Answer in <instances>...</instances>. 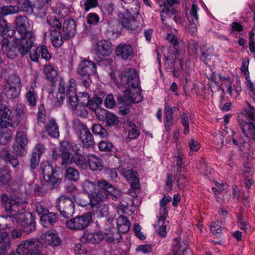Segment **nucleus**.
Returning a JSON list of instances; mask_svg holds the SVG:
<instances>
[{"label":"nucleus","mask_w":255,"mask_h":255,"mask_svg":"<svg viewBox=\"0 0 255 255\" xmlns=\"http://www.w3.org/2000/svg\"><path fill=\"white\" fill-rule=\"evenodd\" d=\"M4 203L5 211L9 215L6 220L11 221L13 224H19L23 228L24 231L28 234L35 230V222L32 215L26 212L23 209L25 199L18 197L8 198Z\"/></svg>","instance_id":"obj_1"},{"label":"nucleus","mask_w":255,"mask_h":255,"mask_svg":"<svg viewBox=\"0 0 255 255\" xmlns=\"http://www.w3.org/2000/svg\"><path fill=\"white\" fill-rule=\"evenodd\" d=\"M0 45L3 53L8 58L14 59L20 54L21 56L26 55L33 44L29 43L24 39L21 40L15 35L12 43L9 42L7 39L2 38Z\"/></svg>","instance_id":"obj_2"},{"label":"nucleus","mask_w":255,"mask_h":255,"mask_svg":"<svg viewBox=\"0 0 255 255\" xmlns=\"http://www.w3.org/2000/svg\"><path fill=\"white\" fill-rule=\"evenodd\" d=\"M128 184L130 186L128 194L133 198L131 199H128V212L132 214L137 209L136 204L139 201L137 197L141 189L139 177L136 171L128 170Z\"/></svg>","instance_id":"obj_3"},{"label":"nucleus","mask_w":255,"mask_h":255,"mask_svg":"<svg viewBox=\"0 0 255 255\" xmlns=\"http://www.w3.org/2000/svg\"><path fill=\"white\" fill-rule=\"evenodd\" d=\"M40 169L43 174L42 185L50 189L57 188L59 186L61 179L57 177L58 174L56 170L48 162H42Z\"/></svg>","instance_id":"obj_4"},{"label":"nucleus","mask_w":255,"mask_h":255,"mask_svg":"<svg viewBox=\"0 0 255 255\" xmlns=\"http://www.w3.org/2000/svg\"><path fill=\"white\" fill-rule=\"evenodd\" d=\"M129 83H131V86L128 89V106L132 103H139L142 100L139 75L134 69H128V84Z\"/></svg>","instance_id":"obj_5"},{"label":"nucleus","mask_w":255,"mask_h":255,"mask_svg":"<svg viewBox=\"0 0 255 255\" xmlns=\"http://www.w3.org/2000/svg\"><path fill=\"white\" fill-rule=\"evenodd\" d=\"M73 128L84 147L92 148L95 144L94 136L87 126L78 119L73 122Z\"/></svg>","instance_id":"obj_6"},{"label":"nucleus","mask_w":255,"mask_h":255,"mask_svg":"<svg viewBox=\"0 0 255 255\" xmlns=\"http://www.w3.org/2000/svg\"><path fill=\"white\" fill-rule=\"evenodd\" d=\"M95 63L89 60H83L78 65L77 72L81 81L82 84L88 88L92 82L90 76L97 72Z\"/></svg>","instance_id":"obj_7"},{"label":"nucleus","mask_w":255,"mask_h":255,"mask_svg":"<svg viewBox=\"0 0 255 255\" xmlns=\"http://www.w3.org/2000/svg\"><path fill=\"white\" fill-rule=\"evenodd\" d=\"M16 30L20 35L18 37L21 40L24 39L29 43L33 44L35 39L33 33L29 31L30 27L28 19L26 16L19 15L15 19Z\"/></svg>","instance_id":"obj_8"},{"label":"nucleus","mask_w":255,"mask_h":255,"mask_svg":"<svg viewBox=\"0 0 255 255\" xmlns=\"http://www.w3.org/2000/svg\"><path fill=\"white\" fill-rule=\"evenodd\" d=\"M42 247L39 239L33 238L21 242L17 249L21 255H42Z\"/></svg>","instance_id":"obj_9"},{"label":"nucleus","mask_w":255,"mask_h":255,"mask_svg":"<svg viewBox=\"0 0 255 255\" xmlns=\"http://www.w3.org/2000/svg\"><path fill=\"white\" fill-rule=\"evenodd\" d=\"M92 221V215L88 212L67 220L66 225L71 230H83L87 228Z\"/></svg>","instance_id":"obj_10"},{"label":"nucleus","mask_w":255,"mask_h":255,"mask_svg":"<svg viewBox=\"0 0 255 255\" xmlns=\"http://www.w3.org/2000/svg\"><path fill=\"white\" fill-rule=\"evenodd\" d=\"M96 187L97 185L95 182L89 180H85L82 184V189L83 191L88 194L90 207L93 208L98 204L99 200H102L104 198L100 191H95ZM101 192L102 191H101Z\"/></svg>","instance_id":"obj_11"},{"label":"nucleus","mask_w":255,"mask_h":255,"mask_svg":"<svg viewBox=\"0 0 255 255\" xmlns=\"http://www.w3.org/2000/svg\"><path fill=\"white\" fill-rule=\"evenodd\" d=\"M75 206L73 200L65 195H61L57 199V209L64 218H69L73 216Z\"/></svg>","instance_id":"obj_12"},{"label":"nucleus","mask_w":255,"mask_h":255,"mask_svg":"<svg viewBox=\"0 0 255 255\" xmlns=\"http://www.w3.org/2000/svg\"><path fill=\"white\" fill-rule=\"evenodd\" d=\"M26 115V107L21 104H17L15 108L14 115L10 117L11 114L8 117L3 118L7 119L6 121L7 125L13 128H16L22 118H25Z\"/></svg>","instance_id":"obj_13"},{"label":"nucleus","mask_w":255,"mask_h":255,"mask_svg":"<svg viewBox=\"0 0 255 255\" xmlns=\"http://www.w3.org/2000/svg\"><path fill=\"white\" fill-rule=\"evenodd\" d=\"M76 80L73 78H70L67 91V99L68 104L72 110L80 104L78 103V98L76 94Z\"/></svg>","instance_id":"obj_14"},{"label":"nucleus","mask_w":255,"mask_h":255,"mask_svg":"<svg viewBox=\"0 0 255 255\" xmlns=\"http://www.w3.org/2000/svg\"><path fill=\"white\" fill-rule=\"evenodd\" d=\"M16 143L13 146V149L16 154L23 155L24 154L25 146L28 143L26 135L22 131H18L16 135Z\"/></svg>","instance_id":"obj_15"},{"label":"nucleus","mask_w":255,"mask_h":255,"mask_svg":"<svg viewBox=\"0 0 255 255\" xmlns=\"http://www.w3.org/2000/svg\"><path fill=\"white\" fill-rule=\"evenodd\" d=\"M95 50L98 55L108 56L113 52V47L110 41L101 40L96 43Z\"/></svg>","instance_id":"obj_16"},{"label":"nucleus","mask_w":255,"mask_h":255,"mask_svg":"<svg viewBox=\"0 0 255 255\" xmlns=\"http://www.w3.org/2000/svg\"><path fill=\"white\" fill-rule=\"evenodd\" d=\"M61 32L64 34V38L69 39L74 36L76 32V22L73 19L68 18L64 20L62 30Z\"/></svg>","instance_id":"obj_17"},{"label":"nucleus","mask_w":255,"mask_h":255,"mask_svg":"<svg viewBox=\"0 0 255 255\" xmlns=\"http://www.w3.org/2000/svg\"><path fill=\"white\" fill-rule=\"evenodd\" d=\"M239 125L244 135L255 140V124L252 122L239 120Z\"/></svg>","instance_id":"obj_18"},{"label":"nucleus","mask_w":255,"mask_h":255,"mask_svg":"<svg viewBox=\"0 0 255 255\" xmlns=\"http://www.w3.org/2000/svg\"><path fill=\"white\" fill-rule=\"evenodd\" d=\"M143 22L141 15H137L135 17H128V31L132 33H139L141 30Z\"/></svg>","instance_id":"obj_19"},{"label":"nucleus","mask_w":255,"mask_h":255,"mask_svg":"<svg viewBox=\"0 0 255 255\" xmlns=\"http://www.w3.org/2000/svg\"><path fill=\"white\" fill-rule=\"evenodd\" d=\"M199 10V8L198 5L192 4L189 15H187L188 19L190 22V28L192 30V32H195L197 31L196 22H198V11Z\"/></svg>","instance_id":"obj_20"},{"label":"nucleus","mask_w":255,"mask_h":255,"mask_svg":"<svg viewBox=\"0 0 255 255\" xmlns=\"http://www.w3.org/2000/svg\"><path fill=\"white\" fill-rule=\"evenodd\" d=\"M68 83L66 84L63 79H61L58 88V92L56 95L55 105L57 106L61 105L62 102L67 97V91L68 89Z\"/></svg>","instance_id":"obj_21"},{"label":"nucleus","mask_w":255,"mask_h":255,"mask_svg":"<svg viewBox=\"0 0 255 255\" xmlns=\"http://www.w3.org/2000/svg\"><path fill=\"white\" fill-rule=\"evenodd\" d=\"M119 6V19L122 26L126 28L128 27V6L127 0H121Z\"/></svg>","instance_id":"obj_22"},{"label":"nucleus","mask_w":255,"mask_h":255,"mask_svg":"<svg viewBox=\"0 0 255 255\" xmlns=\"http://www.w3.org/2000/svg\"><path fill=\"white\" fill-rule=\"evenodd\" d=\"M179 109L177 107H170L165 106L164 110V122L165 127L166 128H169L173 125V115L174 113H178Z\"/></svg>","instance_id":"obj_23"},{"label":"nucleus","mask_w":255,"mask_h":255,"mask_svg":"<svg viewBox=\"0 0 255 255\" xmlns=\"http://www.w3.org/2000/svg\"><path fill=\"white\" fill-rule=\"evenodd\" d=\"M50 39L53 45L55 47H60L65 40L68 38H64V34L58 30L50 29Z\"/></svg>","instance_id":"obj_24"},{"label":"nucleus","mask_w":255,"mask_h":255,"mask_svg":"<svg viewBox=\"0 0 255 255\" xmlns=\"http://www.w3.org/2000/svg\"><path fill=\"white\" fill-rule=\"evenodd\" d=\"M44 243L47 245L52 247L59 246L61 244V240L57 233L51 231L47 232L45 235Z\"/></svg>","instance_id":"obj_25"},{"label":"nucleus","mask_w":255,"mask_h":255,"mask_svg":"<svg viewBox=\"0 0 255 255\" xmlns=\"http://www.w3.org/2000/svg\"><path fill=\"white\" fill-rule=\"evenodd\" d=\"M57 220V214L52 212L44 214L40 217L41 224L46 228L53 226Z\"/></svg>","instance_id":"obj_26"},{"label":"nucleus","mask_w":255,"mask_h":255,"mask_svg":"<svg viewBox=\"0 0 255 255\" xmlns=\"http://www.w3.org/2000/svg\"><path fill=\"white\" fill-rule=\"evenodd\" d=\"M88 162L90 168L93 171H101L104 168L102 160L95 155L89 154Z\"/></svg>","instance_id":"obj_27"},{"label":"nucleus","mask_w":255,"mask_h":255,"mask_svg":"<svg viewBox=\"0 0 255 255\" xmlns=\"http://www.w3.org/2000/svg\"><path fill=\"white\" fill-rule=\"evenodd\" d=\"M45 129L50 136L55 138L59 136L58 127L55 120H49L45 125Z\"/></svg>","instance_id":"obj_28"},{"label":"nucleus","mask_w":255,"mask_h":255,"mask_svg":"<svg viewBox=\"0 0 255 255\" xmlns=\"http://www.w3.org/2000/svg\"><path fill=\"white\" fill-rule=\"evenodd\" d=\"M174 241L172 250L173 255H184L185 253L189 250L187 245L180 243V239L178 238H175Z\"/></svg>","instance_id":"obj_29"},{"label":"nucleus","mask_w":255,"mask_h":255,"mask_svg":"<svg viewBox=\"0 0 255 255\" xmlns=\"http://www.w3.org/2000/svg\"><path fill=\"white\" fill-rule=\"evenodd\" d=\"M98 183L99 186L103 190L107 191L111 196V198L113 200H117L116 194L117 191L111 184L104 180H100Z\"/></svg>","instance_id":"obj_30"},{"label":"nucleus","mask_w":255,"mask_h":255,"mask_svg":"<svg viewBox=\"0 0 255 255\" xmlns=\"http://www.w3.org/2000/svg\"><path fill=\"white\" fill-rule=\"evenodd\" d=\"M17 3L19 9L26 12L28 14L33 13V9L34 5L30 1V0H17Z\"/></svg>","instance_id":"obj_31"},{"label":"nucleus","mask_w":255,"mask_h":255,"mask_svg":"<svg viewBox=\"0 0 255 255\" xmlns=\"http://www.w3.org/2000/svg\"><path fill=\"white\" fill-rule=\"evenodd\" d=\"M35 86V83L32 84L25 94L26 101L31 107H35L36 104L37 94L34 90Z\"/></svg>","instance_id":"obj_32"},{"label":"nucleus","mask_w":255,"mask_h":255,"mask_svg":"<svg viewBox=\"0 0 255 255\" xmlns=\"http://www.w3.org/2000/svg\"><path fill=\"white\" fill-rule=\"evenodd\" d=\"M103 233L102 232H98L93 233V244H98L104 239L108 243H113L115 241L113 236Z\"/></svg>","instance_id":"obj_33"},{"label":"nucleus","mask_w":255,"mask_h":255,"mask_svg":"<svg viewBox=\"0 0 255 255\" xmlns=\"http://www.w3.org/2000/svg\"><path fill=\"white\" fill-rule=\"evenodd\" d=\"M43 72L47 79L51 82H54L57 77V70L51 65H45L43 68Z\"/></svg>","instance_id":"obj_34"},{"label":"nucleus","mask_w":255,"mask_h":255,"mask_svg":"<svg viewBox=\"0 0 255 255\" xmlns=\"http://www.w3.org/2000/svg\"><path fill=\"white\" fill-rule=\"evenodd\" d=\"M119 114L126 116L128 114V99L126 97L119 96L117 98Z\"/></svg>","instance_id":"obj_35"},{"label":"nucleus","mask_w":255,"mask_h":255,"mask_svg":"<svg viewBox=\"0 0 255 255\" xmlns=\"http://www.w3.org/2000/svg\"><path fill=\"white\" fill-rule=\"evenodd\" d=\"M19 12V8L17 5H6L0 7V17L5 16L7 15L17 13Z\"/></svg>","instance_id":"obj_36"},{"label":"nucleus","mask_w":255,"mask_h":255,"mask_svg":"<svg viewBox=\"0 0 255 255\" xmlns=\"http://www.w3.org/2000/svg\"><path fill=\"white\" fill-rule=\"evenodd\" d=\"M86 158L81 154H77L72 156L71 158V163H74L80 168L84 169L87 165Z\"/></svg>","instance_id":"obj_37"},{"label":"nucleus","mask_w":255,"mask_h":255,"mask_svg":"<svg viewBox=\"0 0 255 255\" xmlns=\"http://www.w3.org/2000/svg\"><path fill=\"white\" fill-rule=\"evenodd\" d=\"M140 133L139 128L133 123L128 122V140L137 138Z\"/></svg>","instance_id":"obj_38"},{"label":"nucleus","mask_w":255,"mask_h":255,"mask_svg":"<svg viewBox=\"0 0 255 255\" xmlns=\"http://www.w3.org/2000/svg\"><path fill=\"white\" fill-rule=\"evenodd\" d=\"M128 17H135L137 15H140L139 13L140 5L137 0H133L132 2L129 3Z\"/></svg>","instance_id":"obj_39"},{"label":"nucleus","mask_w":255,"mask_h":255,"mask_svg":"<svg viewBox=\"0 0 255 255\" xmlns=\"http://www.w3.org/2000/svg\"><path fill=\"white\" fill-rule=\"evenodd\" d=\"M20 90L17 88L5 85L3 92L7 98L11 99L16 98L20 94Z\"/></svg>","instance_id":"obj_40"},{"label":"nucleus","mask_w":255,"mask_h":255,"mask_svg":"<svg viewBox=\"0 0 255 255\" xmlns=\"http://www.w3.org/2000/svg\"><path fill=\"white\" fill-rule=\"evenodd\" d=\"M10 179L11 176L9 172L4 168H0V187L7 185Z\"/></svg>","instance_id":"obj_41"},{"label":"nucleus","mask_w":255,"mask_h":255,"mask_svg":"<svg viewBox=\"0 0 255 255\" xmlns=\"http://www.w3.org/2000/svg\"><path fill=\"white\" fill-rule=\"evenodd\" d=\"M91 130L94 134L99 135L103 138L107 137L109 135L108 132L106 129L100 124H93L91 128Z\"/></svg>","instance_id":"obj_42"},{"label":"nucleus","mask_w":255,"mask_h":255,"mask_svg":"<svg viewBox=\"0 0 255 255\" xmlns=\"http://www.w3.org/2000/svg\"><path fill=\"white\" fill-rule=\"evenodd\" d=\"M128 223V218L124 215H121L117 219L118 229L119 232L122 233L128 232L127 229V224Z\"/></svg>","instance_id":"obj_43"},{"label":"nucleus","mask_w":255,"mask_h":255,"mask_svg":"<svg viewBox=\"0 0 255 255\" xmlns=\"http://www.w3.org/2000/svg\"><path fill=\"white\" fill-rule=\"evenodd\" d=\"M6 85L21 90V80L20 78L15 74H12L9 77Z\"/></svg>","instance_id":"obj_44"},{"label":"nucleus","mask_w":255,"mask_h":255,"mask_svg":"<svg viewBox=\"0 0 255 255\" xmlns=\"http://www.w3.org/2000/svg\"><path fill=\"white\" fill-rule=\"evenodd\" d=\"M237 225L238 228L242 230L243 233L246 234L248 233V231L250 228V225L247 220L242 216H239L238 217Z\"/></svg>","instance_id":"obj_45"},{"label":"nucleus","mask_w":255,"mask_h":255,"mask_svg":"<svg viewBox=\"0 0 255 255\" xmlns=\"http://www.w3.org/2000/svg\"><path fill=\"white\" fill-rule=\"evenodd\" d=\"M117 56L122 58L123 59H128V45L125 43L120 44L115 50Z\"/></svg>","instance_id":"obj_46"},{"label":"nucleus","mask_w":255,"mask_h":255,"mask_svg":"<svg viewBox=\"0 0 255 255\" xmlns=\"http://www.w3.org/2000/svg\"><path fill=\"white\" fill-rule=\"evenodd\" d=\"M101 200L98 201V204L94 207H91L93 210V212H95L96 213L99 214L101 217H104L107 216L108 213V206L105 204H100V202Z\"/></svg>","instance_id":"obj_47"},{"label":"nucleus","mask_w":255,"mask_h":255,"mask_svg":"<svg viewBox=\"0 0 255 255\" xmlns=\"http://www.w3.org/2000/svg\"><path fill=\"white\" fill-rule=\"evenodd\" d=\"M65 177L70 180L77 181L79 178V173L76 169L70 167L66 170Z\"/></svg>","instance_id":"obj_48"},{"label":"nucleus","mask_w":255,"mask_h":255,"mask_svg":"<svg viewBox=\"0 0 255 255\" xmlns=\"http://www.w3.org/2000/svg\"><path fill=\"white\" fill-rule=\"evenodd\" d=\"M61 148H65L68 151H69V150H71L75 153V154H79V152L80 151V147L74 143H70L67 141H64L61 142Z\"/></svg>","instance_id":"obj_49"},{"label":"nucleus","mask_w":255,"mask_h":255,"mask_svg":"<svg viewBox=\"0 0 255 255\" xmlns=\"http://www.w3.org/2000/svg\"><path fill=\"white\" fill-rule=\"evenodd\" d=\"M169 17L173 16V20L178 24L182 23V18L181 16V10L179 8H172L170 9L169 14H167Z\"/></svg>","instance_id":"obj_50"},{"label":"nucleus","mask_w":255,"mask_h":255,"mask_svg":"<svg viewBox=\"0 0 255 255\" xmlns=\"http://www.w3.org/2000/svg\"><path fill=\"white\" fill-rule=\"evenodd\" d=\"M47 23L50 26L52 29L58 30L61 31L62 24L59 20L55 16H51L47 17Z\"/></svg>","instance_id":"obj_51"},{"label":"nucleus","mask_w":255,"mask_h":255,"mask_svg":"<svg viewBox=\"0 0 255 255\" xmlns=\"http://www.w3.org/2000/svg\"><path fill=\"white\" fill-rule=\"evenodd\" d=\"M62 162L61 165L62 167L65 168L68 164H71L70 157V153L69 151L65 148H61Z\"/></svg>","instance_id":"obj_52"},{"label":"nucleus","mask_w":255,"mask_h":255,"mask_svg":"<svg viewBox=\"0 0 255 255\" xmlns=\"http://www.w3.org/2000/svg\"><path fill=\"white\" fill-rule=\"evenodd\" d=\"M108 127H113L118 125L119 120L118 117L113 113L109 112L107 116L106 120L104 121Z\"/></svg>","instance_id":"obj_53"},{"label":"nucleus","mask_w":255,"mask_h":255,"mask_svg":"<svg viewBox=\"0 0 255 255\" xmlns=\"http://www.w3.org/2000/svg\"><path fill=\"white\" fill-rule=\"evenodd\" d=\"M86 105L83 104L78 105L77 107L73 109L74 111V114L81 118H86L88 115V112L85 107Z\"/></svg>","instance_id":"obj_54"},{"label":"nucleus","mask_w":255,"mask_h":255,"mask_svg":"<svg viewBox=\"0 0 255 255\" xmlns=\"http://www.w3.org/2000/svg\"><path fill=\"white\" fill-rule=\"evenodd\" d=\"M165 220L158 219L156 226V229L158 235L162 237H165L166 235V226L165 225Z\"/></svg>","instance_id":"obj_55"},{"label":"nucleus","mask_w":255,"mask_h":255,"mask_svg":"<svg viewBox=\"0 0 255 255\" xmlns=\"http://www.w3.org/2000/svg\"><path fill=\"white\" fill-rule=\"evenodd\" d=\"M110 112L101 108H98L95 110L97 118L101 122H104L106 120L107 116Z\"/></svg>","instance_id":"obj_56"},{"label":"nucleus","mask_w":255,"mask_h":255,"mask_svg":"<svg viewBox=\"0 0 255 255\" xmlns=\"http://www.w3.org/2000/svg\"><path fill=\"white\" fill-rule=\"evenodd\" d=\"M12 133L10 130L6 129L5 132L1 131L0 134V142L2 144H6L12 137Z\"/></svg>","instance_id":"obj_57"},{"label":"nucleus","mask_w":255,"mask_h":255,"mask_svg":"<svg viewBox=\"0 0 255 255\" xmlns=\"http://www.w3.org/2000/svg\"><path fill=\"white\" fill-rule=\"evenodd\" d=\"M2 98V94L0 93V117L7 118L11 114V112L10 110L6 107L5 105L1 103Z\"/></svg>","instance_id":"obj_58"},{"label":"nucleus","mask_w":255,"mask_h":255,"mask_svg":"<svg viewBox=\"0 0 255 255\" xmlns=\"http://www.w3.org/2000/svg\"><path fill=\"white\" fill-rule=\"evenodd\" d=\"M5 160L8 161L13 167H15L18 163V160L15 156L11 155L8 151H4Z\"/></svg>","instance_id":"obj_59"},{"label":"nucleus","mask_w":255,"mask_h":255,"mask_svg":"<svg viewBox=\"0 0 255 255\" xmlns=\"http://www.w3.org/2000/svg\"><path fill=\"white\" fill-rule=\"evenodd\" d=\"M46 111L44 105L41 104L38 107V112L37 113V121L38 123L43 124L46 121Z\"/></svg>","instance_id":"obj_60"},{"label":"nucleus","mask_w":255,"mask_h":255,"mask_svg":"<svg viewBox=\"0 0 255 255\" xmlns=\"http://www.w3.org/2000/svg\"><path fill=\"white\" fill-rule=\"evenodd\" d=\"M105 107L108 109H113L116 105V101L114 100V96L112 94L108 95L104 101Z\"/></svg>","instance_id":"obj_61"},{"label":"nucleus","mask_w":255,"mask_h":255,"mask_svg":"<svg viewBox=\"0 0 255 255\" xmlns=\"http://www.w3.org/2000/svg\"><path fill=\"white\" fill-rule=\"evenodd\" d=\"M210 230L214 235L221 234L222 232L221 223L218 221L212 222L210 226Z\"/></svg>","instance_id":"obj_62"},{"label":"nucleus","mask_w":255,"mask_h":255,"mask_svg":"<svg viewBox=\"0 0 255 255\" xmlns=\"http://www.w3.org/2000/svg\"><path fill=\"white\" fill-rule=\"evenodd\" d=\"M86 20L88 24L90 25H96L98 23L100 18L97 14L91 12L87 15Z\"/></svg>","instance_id":"obj_63"},{"label":"nucleus","mask_w":255,"mask_h":255,"mask_svg":"<svg viewBox=\"0 0 255 255\" xmlns=\"http://www.w3.org/2000/svg\"><path fill=\"white\" fill-rule=\"evenodd\" d=\"M181 122L184 127L183 132L185 134H187L189 132L190 130L188 117L186 113H182Z\"/></svg>","instance_id":"obj_64"}]
</instances>
